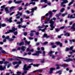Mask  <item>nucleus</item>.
I'll use <instances>...</instances> for the list:
<instances>
[{
    "label": "nucleus",
    "mask_w": 75,
    "mask_h": 75,
    "mask_svg": "<svg viewBox=\"0 0 75 75\" xmlns=\"http://www.w3.org/2000/svg\"><path fill=\"white\" fill-rule=\"evenodd\" d=\"M1 52L3 54H6V52L4 50H2L1 51Z\"/></svg>",
    "instance_id": "36"
},
{
    "label": "nucleus",
    "mask_w": 75,
    "mask_h": 75,
    "mask_svg": "<svg viewBox=\"0 0 75 75\" xmlns=\"http://www.w3.org/2000/svg\"><path fill=\"white\" fill-rule=\"evenodd\" d=\"M67 14H68L67 13H63L62 15V17H65V16H66Z\"/></svg>",
    "instance_id": "32"
},
{
    "label": "nucleus",
    "mask_w": 75,
    "mask_h": 75,
    "mask_svg": "<svg viewBox=\"0 0 75 75\" xmlns=\"http://www.w3.org/2000/svg\"><path fill=\"white\" fill-rule=\"evenodd\" d=\"M57 10H53L52 11V12L53 13H55V12H57Z\"/></svg>",
    "instance_id": "49"
},
{
    "label": "nucleus",
    "mask_w": 75,
    "mask_h": 75,
    "mask_svg": "<svg viewBox=\"0 0 75 75\" xmlns=\"http://www.w3.org/2000/svg\"><path fill=\"white\" fill-rule=\"evenodd\" d=\"M45 17V16H42L41 17V21H42V20H44Z\"/></svg>",
    "instance_id": "40"
},
{
    "label": "nucleus",
    "mask_w": 75,
    "mask_h": 75,
    "mask_svg": "<svg viewBox=\"0 0 75 75\" xmlns=\"http://www.w3.org/2000/svg\"><path fill=\"white\" fill-rule=\"evenodd\" d=\"M34 50L33 49H32L29 51V52H33Z\"/></svg>",
    "instance_id": "58"
},
{
    "label": "nucleus",
    "mask_w": 75,
    "mask_h": 75,
    "mask_svg": "<svg viewBox=\"0 0 75 75\" xmlns=\"http://www.w3.org/2000/svg\"><path fill=\"white\" fill-rule=\"evenodd\" d=\"M68 3V1L67 0H63V2L61 3V6H62L64 3Z\"/></svg>",
    "instance_id": "16"
},
{
    "label": "nucleus",
    "mask_w": 75,
    "mask_h": 75,
    "mask_svg": "<svg viewBox=\"0 0 75 75\" xmlns=\"http://www.w3.org/2000/svg\"><path fill=\"white\" fill-rule=\"evenodd\" d=\"M73 15H72L70 17V18H75V17H73L72 16Z\"/></svg>",
    "instance_id": "44"
},
{
    "label": "nucleus",
    "mask_w": 75,
    "mask_h": 75,
    "mask_svg": "<svg viewBox=\"0 0 75 75\" xmlns=\"http://www.w3.org/2000/svg\"><path fill=\"white\" fill-rule=\"evenodd\" d=\"M27 72V71H25L23 72V73H22V75H24L25 74H26Z\"/></svg>",
    "instance_id": "43"
},
{
    "label": "nucleus",
    "mask_w": 75,
    "mask_h": 75,
    "mask_svg": "<svg viewBox=\"0 0 75 75\" xmlns=\"http://www.w3.org/2000/svg\"><path fill=\"white\" fill-rule=\"evenodd\" d=\"M56 20V18H53L51 20H50V18H46V20L45 21V24H47V23H49L50 24V26L51 28H55V26H54L55 22L53 21L52 20L55 21ZM50 20V21L49 22Z\"/></svg>",
    "instance_id": "1"
},
{
    "label": "nucleus",
    "mask_w": 75,
    "mask_h": 75,
    "mask_svg": "<svg viewBox=\"0 0 75 75\" xmlns=\"http://www.w3.org/2000/svg\"><path fill=\"white\" fill-rule=\"evenodd\" d=\"M8 60L10 61H12V60H16V61H18L19 60V59L17 58L13 57V58H9L8 59Z\"/></svg>",
    "instance_id": "9"
},
{
    "label": "nucleus",
    "mask_w": 75,
    "mask_h": 75,
    "mask_svg": "<svg viewBox=\"0 0 75 75\" xmlns=\"http://www.w3.org/2000/svg\"><path fill=\"white\" fill-rule=\"evenodd\" d=\"M48 44V42H45L44 43L43 45H46V44Z\"/></svg>",
    "instance_id": "57"
},
{
    "label": "nucleus",
    "mask_w": 75,
    "mask_h": 75,
    "mask_svg": "<svg viewBox=\"0 0 75 75\" xmlns=\"http://www.w3.org/2000/svg\"><path fill=\"white\" fill-rule=\"evenodd\" d=\"M42 52L41 51H38L36 52V55H40V54H41Z\"/></svg>",
    "instance_id": "17"
},
{
    "label": "nucleus",
    "mask_w": 75,
    "mask_h": 75,
    "mask_svg": "<svg viewBox=\"0 0 75 75\" xmlns=\"http://www.w3.org/2000/svg\"><path fill=\"white\" fill-rule=\"evenodd\" d=\"M25 43L26 44H30V41L29 42H28L27 40H25Z\"/></svg>",
    "instance_id": "35"
},
{
    "label": "nucleus",
    "mask_w": 75,
    "mask_h": 75,
    "mask_svg": "<svg viewBox=\"0 0 75 75\" xmlns=\"http://www.w3.org/2000/svg\"><path fill=\"white\" fill-rule=\"evenodd\" d=\"M5 39H6V40H10V37L9 36H8L6 37H5Z\"/></svg>",
    "instance_id": "37"
},
{
    "label": "nucleus",
    "mask_w": 75,
    "mask_h": 75,
    "mask_svg": "<svg viewBox=\"0 0 75 75\" xmlns=\"http://www.w3.org/2000/svg\"><path fill=\"white\" fill-rule=\"evenodd\" d=\"M17 44H19V45L20 46L22 45H24V42L22 41L21 42L19 43L18 42L17 43Z\"/></svg>",
    "instance_id": "22"
},
{
    "label": "nucleus",
    "mask_w": 75,
    "mask_h": 75,
    "mask_svg": "<svg viewBox=\"0 0 75 75\" xmlns=\"http://www.w3.org/2000/svg\"><path fill=\"white\" fill-rule=\"evenodd\" d=\"M41 62L42 64L44 63V59H42L41 61Z\"/></svg>",
    "instance_id": "55"
},
{
    "label": "nucleus",
    "mask_w": 75,
    "mask_h": 75,
    "mask_svg": "<svg viewBox=\"0 0 75 75\" xmlns=\"http://www.w3.org/2000/svg\"><path fill=\"white\" fill-rule=\"evenodd\" d=\"M72 52H69V54H71L73 53V52H75V50H72Z\"/></svg>",
    "instance_id": "39"
},
{
    "label": "nucleus",
    "mask_w": 75,
    "mask_h": 75,
    "mask_svg": "<svg viewBox=\"0 0 75 75\" xmlns=\"http://www.w3.org/2000/svg\"><path fill=\"white\" fill-rule=\"evenodd\" d=\"M17 28H14V27H13L12 28V30H9L8 31H7V32L5 33V34H8V33H13V31H17Z\"/></svg>",
    "instance_id": "4"
},
{
    "label": "nucleus",
    "mask_w": 75,
    "mask_h": 75,
    "mask_svg": "<svg viewBox=\"0 0 75 75\" xmlns=\"http://www.w3.org/2000/svg\"><path fill=\"white\" fill-rule=\"evenodd\" d=\"M74 0L72 1L71 2H70L68 6H71V4H72L73 3H74Z\"/></svg>",
    "instance_id": "33"
},
{
    "label": "nucleus",
    "mask_w": 75,
    "mask_h": 75,
    "mask_svg": "<svg viewBox=\"0 0 75 75\" xmlns=\"http://www.w3.org/2000/svg\"><path fill=\"white\" fill-rule=\"evenodd\" d=\"M55 43L56 44H57V45L58 44H59L60 47H61L62 46V43H60V42H55Z\"/></svg>",
    "instance_id": "14"
},
{
    "label": "nucleus",
    "mask_w": 75,
    "mask_h": 75,
    "mask_svg": "<svg viewBox=\"0 0 75 75\" xmlns=\"http://www.w3.org/2000/svg\"><path fill=\"white\" fill-rule=\"evenodd\" d=\"M16 0H14V1L15 3L16 4H20V3H21L23 2V1H16Z\"/></svg>",
    "instance_id": "15"
},
{
    "label": "nucleus",
    "mask_w": 75,
    "mask_h": 75,
    "mask_svg": "<svg viewBox=\"0 0 75 75\" xmlns=\"http://www.w3.org/2000/svg\"><path fill=\"white\" fill-rule=\"evenodd\" d=\"M20 15V16H21L22 14H23V13H18L16 15V16H18V15Z\"/></svg>",
    "instance_id": "42"
},
{
    "label": "nucleus",
    "mask_w": 75,
    "mask_h": 75,
    "mask_svg": "<svg viewBox=\"0 0 75 75\" xmlns=\"http://www.w3.org/2000/svg\"><path fill=\"white\" fill-rule=\"evenodd\" d=\"M17 57L19 58H20V59H24L25 60V61H29V62H33V61H34V60L32 59H27L26 58L21 57Z\"/></svg>",
    "instance_id": "5"
},
{
    "label": "nucleus",
    "mask_w": 75,
    "mask_h": 75,
    "mask_svg": "<svg viewBox=\"0 0 75 75\" xmlns=\"http://www.w3.org/2000/svg\"><path fill=\"white\" fill-rule=\"evenodd\" d=\"M68 50H69V49L68 47H67L66 48V51H68Z\"/></svg>",
    "instance_id": "56"
},
{
    "label": "nucleus",
    "mask_w": 75,
    "mask_h": 75,
    "mask_svg": "<svg viewBox=\"0 0 75 75\" xmlns=\"http://www.w3.org/2000/svg\"><path fill=\"white\" fill-rule=\"evenodd\" d=\"M30 32V37H32L34 35V33H36V31L34 30H31Z\"/></svg>",
    "instance_id": "8"
},
{
    "label": "nucleus",
    "mask_w": 75,
    "mask_h": 75,
    "mask_svg": "<svg viewBox=\"0 0 75 75\" xmlns=\"http://www.w3.org/2000/svg\"><path fill=\"white\" fill-rule=\"evenodd\" d=\"M59 29H56L55 30V31L57 32H58V31H59Z\"/></svg>",
    "instance_id": "59"
},
{
    "label": "nucleus",
    "mask_w": 75,
    "mask_h": 75,
    "mask_svg": "<svg viewBox=\"0 0 75 75\" xmlns=\"http://www.w3.org/2000/svg\"><path fill=\"white\" fill-rule=\"evenodd\" d=\"M40 45V43L39 42L37 43L36 44V45Z\"/></svg>",
    "instance_id": "64"
},
{
    "label": "nucleus",
    "mask_w": 75,
    "mask_h": 75,
    "mask_svg": "<svg viewBox=\"0 0 75 75\" xmlns=\"http://www.w3.org/2000/svg\"><path fill=\"white\" fill-rule=\"evenodd\" d=\"M61 67H64V68L65 67H68V65L63 64L61 65Z\"/></svg>",
    "instance_id": "23"
},
{
    "label": "nucleus",
    "mask_w": 75,
    "mask_h": 75,
    "mask_svg": "<svg viewBox=\"0 0 75 75\" xmlns=\"http://www.w3.org/2000/svg\"><path fill=\"white\" fill-rule=\"evenodd\" d=\"M21 64V61H20L18 62H13V64L15 65H16V64Z\"/></svg>",
    "instance_id": "11"
},
{
    "label": "nucleus",
    "mask_w": 75,
    "mask_h": 75,
    "mask_svg": "<svg viewBox=\"0 0 75 75\" xmlns=\"http://www.w3.org/2000/svg\"><path fill=\"white\" fill-rule=\"evenodd\" d=\"M18 33L17 32V31H16L15 32H13L14 35H17V34Z\"/></svg>",
    "instance_id": "45"
},
{
    "label": "nucleus",
    "mask_w": 75,
    "mask_h": 75,
    "mask_svg": "<svg viewBox=\"0 0 75 75\" xmlns=\"http://www.w3.org/2000/svg\"><path fill=\"white\" fill-rule=\"evenodd\" d=\"M1 8H2V9H5V11L6 12V13H9V11L8 10V8L6 7V8L5 7V6H2L1 7Z\"/></svg>",
    "instance_id": "7"
},
{
    "label": "nucleus",
    "mask_w": 75,
    "mask_h": 75,
    "mask_svg": "<svg viewBox=\"0 0 75 75\" xmlns=\"http://www.w3.org/2000/svg\"><path fill=\"white\" fill-rule=\"evenodd\" d=\"M35 2H30V3L29 4H26L25 5V6H28V5H29V4L30 5V4H33V5H35Z\"/></svg>",
    "instance_id": "12"
},
{
    "label": "nucleus",
    "mask_w": 75,
    "mask_h": 75,
    "mask_svg": "<svg viewBox=\"0 0 75 75\" xmlns=\"http://www.w3.org/2000/svg\"><path fill=\"white\" fill-rule=\"evenodd\" d=\"M61 15V13H60L59 14V15H56V17L58 18L59 17V16Z\"/></svg>",
    "instance_id": "50"
},
{
    "label": "nucleus",
    "mask_w": 75,
    "mask_h": 75,
    "mask_svg": "<svg viewBox=\"0 0 75 75\" xmlns=\"http://www.w3.org/2000/svg\"><path fill=\"white\" fill-rule=\"evenodd\" d=\"M11 3H12V1H9L8 2V4H11Z\"/></svg>",
    "instance_id": "63"
},
{
    "label": "nucleus",
    "mask_w": 75,
    "mask_h": 75,
    "mask_svg": "<svg viewBox=\"0 0 75 75\" xmlns=\"http://www.w3.org/2000/svg\"><path fill=\"white\" fill-rule=\"evenodd\" d=\"M55 52V51H50L49 52V54H50L49 55L50 57H52V55L51 54H53V53H54Z\"/></svg>",
    "instance_id": "18"
},
{
    "label": "nucleus",
    "mask_w": 75,
    "mask_h": 75,
    "mask_svg": "<svg viewBox=\"0 0 75 75\" xmlns=\"http://www.w3.org/2000/svg\"><path fill=\"white\" fill-rule=\"evenodd\" d=\"M70 43H72V42H75L74 40H69Z\"/></svg>",
    "instance_id": "38"
},
{
    "label": "nucleus",
    "mask_w": 75,
    "mask_h": 75,
    "mask_svg": "<svg viewBox=\"0 0 75 75\" xmlns=\"http://www.w3.org/2000/svg\"><path fill=\"white\" fill-rule=\"evenodd\" d=\"M72 27L71 28V29H73V30H75V23H74L73 25H72Z\"/></svg>",
    "instance_id": "25"
},
{
    "label": "nucleus",
    "mask_w": 75,
    "mask_h": 75,
    "mask_svg": "<svg viewBox=\"0 0 75 75\" xmlns=\"http://www.w3.org/2000/svg\"><path fill=\"white\" fill-rule=\"evenodd\" d=\"M64 33H65V36H69V33H67L66 32V31H64Z\"/></svg>",
    "instance_id": "26"
},
{
    "label": "nucleus",
    "mask_w": 75,
    "mask_h": 75,
    "mask_svg": "<svg viewBox=\"0 0 75 75\" xmlns=\"http://www.w3.org/2000/svg\"><path fill=\"white\" fill-rule=\"evenodd\" d=\"M63 35V34L61 35L60 36H58V38H61V36H62Z\"/></svg>",
    "instance_id": "51"
},
{
    "label": "nucleus",
    "mask_w": 75,
    "mask_h": 75,
    "mask_svg": "<svg viewBox=\"0 0 75 75\" xmlns=\"http://www.w3.org/2000/svg\"><path fill=\"white\" fill-rule=\"evenodd\" d=\"M18 28H21V27H22V28H25V27H26V26L25 25H23V26H21V25H19L18 26Z\"/></svg>",
    "instance_id": "20"
},
{
    "label": "nucleus",
    "mask_w": 75,
    "mask_h": 75,
    "mask_svg": "<svg viewBox=\"0 0 75 75\" xmlns=\"http://www.w3.org/2000/svg\"><path fill=\"white\" fill-rule=\"evenodd\" d=\"M21 23V22H17V24H20Z\"/></svg>",
    "instance_id": "60"
},
{
    "label": "nucleus",
    "mask_w": 75,
    "mask_h": 75,
    "mask_svg": "<svg viewBox=\"0 0 75 75\" xmlns=\"http://www.w3.org/2000/svg\"><path fill=\"white\" fill-rule=\"evenodd\" d=\"M56 45H53L52 47V48H56Z\"/></svg>",
    "instance_id": "53"
},
{
    "label": "nucleus",
    "mask_w": 75,
    "mask_h": 75,
    "mask_svg": "<svg viewBox=\"0 0 75 75\" xmlns=\"http://www.w3.org/2000/svg\"><path fill=\"white\" fill-rule=\"evenodd\" d=\"M43 71V69L37 70V72H41V71Z\"/></svg>",
    "instance_id": "27"
},
{
    "label": "nucleus",
    "mask_w": 75,
    "mask_h": 75,
    "mask_svg": "<svg viewBox=\"0 0 75 75\" xmlns=\"http://www.w3.org/2000/svg\"><path fill=\"white\" fill-rule=\"evenodd\" d=\"M11 19H12V18H10L8 20V21H9V23H11L12 22V20H11Z\"/></svg>",
    "instance_id": "30"
},
{
    "label": "nucleus",
    "mask_w": 75,
    "mask_h": 75,
    "mask_svg": "<svg viewBox=\"0 0 75 75\" xmlns=\"http://www.w3.org/2000/svg\"><path fill=\"white\" fill-rule=\"evenodd\" d=\"M43 37H46V38L49 37V36H48L46 34H44Z\"/></svg>",
    "instance_id": "28"
},
{
    "label": "nucleus",
    "mask_w": 75,
    "mask_h": 75,
    "mask_svg": "<svg viewBox=\"0 0 75 75\" xmlns=\"http://www.w3.org/2000/svg\"><path fill=\"white\" fill-rule=\"evenodd\" d=\"M33 67H38L39 64H33Z\"/></svg>",
    "instance_id": "46"
},
{
    "label": "nucleus",
    "mask_w": 75,
    "mask_h": 75,
    "mask_svg": "<svg viewBox=\"0 0 75 75\" xmlns=\"http://www.w3.org/2000/svg\"><path fill=\"white\" fill-rule=\"evenodd\" d=\"M31 68V66H29L27 67V64H25L24 65V67L23 68V69L25 71H28V68Z\"/></svg>",
    "instance_id": "6"
},
{
    "label": "nucleus",
    "mask_w": 75,
    "mask_h": 75,
    "mask_svg": "<svg viewBox=\"0 0 75 75\" xmlns=\"http://www.w3.org/2000/svg\"><path fill=\"white\" fill-rule=\"evenodd\" d=\"M14 41V39H9V41Z\"/></svg>",
    "instance_id": "61"
},
{
    "label": "nucleus",
    "mask_w": 75,
    "mask_h": 75,
    "mask_svg": "<svg viewBox=\"0 0 75 75\" xmlns=\"http://www.w3.org/2000/svg\"><path fill=\"white\" fill-rule=\"evenodd\" d=\"M34 39L33 38H32L31 37H29L28 38L29 40H32Z\"/></svg>",
    "instance_id": "41"
},
{
    "label": "nucleus",
    "mask_w": 75,
    "mask_h": 75,
    "mask_svg": "<svg viewBox=\"0 0 75 75\" xmlns=\"http://www.w3.org/2000/svg\"><path fill=\"white\" fill-rule=\"evenodd\" d=\"M64 10H65V8H63L60 10V11L61 13H62V12H64Z\"/></svg>",
    "instance_id": "31"
},
{
    "label": "nucleus",
    "mask_w": 75,
    "mask_h": 75,
    "mask_svg": "<svg viewBox=\"0 0 75 75\" xmlns=\"http://www.w3.org/2000/svg\"><path fill=\"white\" fill-rule=\"evenodd\" d=\"M1 26L3 27H5L6 26V24H1Z\"/></svg>",
    "instance_id": "47"
},
{
    "label": "nucleus",
    "mask_w": 75,
    "mask_h": 75,
    "mask_svg": "<svg viewBox=\"0 0 75 75\" xmlns=\"http://www.w3.org/2000/svg\"><path fill=\"white\" fill-rule=\"evenodd\" d=\"M13 75H21V72H18L17 73V74H12Z\"/></svg>",
    "instance_id": "34"
},
{
    "label": "nucleus",
    "mask_w": 75,
    "mask_h": 75,
    "mask_svg": "<svg viewBox=\"0 0 75 75\" xmlns=\"http://www.w3.org/2000/svg\"><path fill=\"white\" fill-rule=\"evenodd\" d=\"M24 35H25V36H26L27 35V33L25 32L24 33Z\"/></svg>",
    "instance_id": "52"
},
{
    "label": "nucleus",
    "mask_w": 75,
    "mask_h": 75,
    "mask_svg": "<svg viewBox=\"0 0 75 75\" xmlns=\"http://www.w3.org/2000/svg\"><path fill=\"white\" fill-rule=\"evenodd\" d=\"M4 69H6V66H4V67H3L2 66H0V70H4Z\"/></svg>",
    "instance_id": "19"
},
{
    "label": "nucleus",
    "mask_w": 75,
    "mask_h": 75,
    "mask_svg": "<svg viewBox=\"0 0 75 75\" xmlns=\"http://www.w3.org/2000/svg\"><path fill=\"white\" fill-rule=\"evenodd\" d=\"M25 49H26V47H25L22 46L21 48V50L23 51H25Z\"/></svg>",
    "instance_id": "21"
},
{
    "label": "nucleus",
    "mask_w": 75,
    "mask_h": 75,
    "mask_svg": "<svg viewBox=\"0 0 75 75\" xmlns=\"http://www.w3.org/2000/svg\"><path fill=\"white\" fill-rule=\"evenodd\" d=\"M73 61V59L71 58H69L66 60H64V61H65L66 62H70V61Z\"/></svg>",
    "instance_id": "10"
},
{
    "label": "nucleus",
    "mask_w": 75,
    "mask_h": 75,
    "mask_svg": "<svg viewBox=\"0 0 75 75\" xmlns=\"http://www.w3.org/2000/svg\"><path fill=\"white\" fill-rule=\"evenodd\" d=\"M59 74V75H61L62 74V71H59L56 72V74Z\"/></svg>",
    "instance_id": "29"
},
{
    "label": "nucleus",
    "mask_w": 75,
    "mask_h": 75,
    "mask_svg": "<svg viewBox=\"0 0 75 75\" xmlns=\"http://www.w3.org/2000/svg\"><path fill=\"white\" fill-rule=\"evenodd\" d=\"M37 9V7H35L34 8H32L31 10V11H26V13H27V14H30V13H31L32 14H31V16H33V13L34 12V10H35Z\"/></svg>",
    "instance_id": "3"
},
{
    "label": "nucleus",
    "mask_w": 75,
    "mask_h": 75,
    "mask_svg": "<svg viewBox=\"0 0 75 75\" xmlns=\"http://www.w3.org/2000/svg\"><path fill=\"white\" fill-rule=\"evenodd\" d=\"M55 68H51L50 71H49V73L50 74H52V73L53 70H55Z\"/></svg>",
    "instance_id": "13"
},
{
    "label": "nucleus",
    "mask_w": 75,
    "mask_h": 75,
    "mask_svg": "<svg viewBox=\"0 0 75 75\" xmlns=\"http://www.w3.org/2000/svg\"><path fill=\"white\" fill-rule=\"evenodd\" d=\"M15 8V7H14V6H12L11 8H10V10H12V9H13V8Z\"/></svg>",
    "instance_id": "48"
},
{
    "label": "nucleus",
    "mask_w": 75,
    "mask_h": 75,
    "mask_svg": "<svg viewBox=\"0 0 75 75\" xmlns=\"http://www.w3.org/2000/svg\"><path fill=\"white\" fill-rule=\"evenodd\" d=\"M40 2L41 3H42V2H44L45 3H47L48 1H47V0H41L40 1Z\"/></svg>",
    "instance_id": "24"
},
{
    "label": "nucleus",
    "mask_w": 75,
    "mask_h": 75,
    "mask_svg": "<svg viewBox=\"0 0 75 75\" xmlns=\"http://www.w3.org/2000/svg\"><path fill=\"white\" fill-rule=\"evenodd\" d=\"M45 27V25H43L42 26V27L38 26V29H39L38 30L39 31H42V32H44L45 31V30H46V28H47V27H48V25H46L45 26V28L44 29H43L42 30L41 29V28H43V27Z\"/></svg>",
    "instance_id": "2"
},
{
    "label": "nucleus",
    "mask_w": 75,
    "mask_h": 75,
    "mask_svg": "<svg viewBox=\"0 0 75 75\" xmlns=\"http://www.w3.org/2000/svg\"><path fill=\"white\" fill-rule=\"evenodd\" d=\"M35 72H37V70L34 71L33 72L31 73V74H33V73H35Z\"/></svg>",
    "instance_id": "54"
},
{
    "label": "nucleus",
    "mask_w": 75,
    "mask_h": 75,
    "mask_svg": "<svg viewBox=\"0 0 75 75\" xmlns=\"http://www.w3.org/2000/svg\"><path fill=\"white\" fill-rule=\"evenodd\" d=\"M64 28H65V27L64 26H62V27H61L60 28V29H64Z\"/></svg>",
    "instance_id": "62"
}]
</instances>
